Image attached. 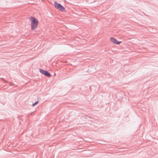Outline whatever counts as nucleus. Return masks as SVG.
<instances>
[{
    "label": "nucleus",
    "mask_w": 158,
    "mask_h": 158,
    "mask_svg": "<svg viewBox=\"0 0 158 158\" xmlns=\"http://www.w3.org/2000/svg\"><path fill=\"white\" fill-rule=\"evenodd\" d=\"M30 20L31 22V28L32 30H34L37 27L38 25V21L33 17H31L30 18Z\"/></svg>",
    "instance_id": "obj_1"
},
{
    "label": "nucleus",
    "mask_w": 158,
    "mask_h": 158,
    "mask_svg": "<svg viewBox=\"0 0 158 158\" xmlns=\"http://www.w3.org/2000/svg\"><path fill=\"white\" fill-rule=\"evenodd\" d=\"M39 102L38 101L35 102L34 103H33L32 105V106H35V105L38 103Z\"/></svg>",
    "instance_id": "obj_5"
},
{
    "label": "nucleus",
    "mask_w": 158,
    "mask_h": 158,
    "mask_svg": "<svg viewBox=\"0 0 158 158\" xmlns=\"http://www.w3.org/2000/svg\"><path fill=\"white\" fill-rule=\"evenodd\" d=\"M54 5L56 9L61 11H64L65 10V8L63 6L60 4L57 3L56 2L54 3Z\"/></svg>",
    "instance_id": "obj_2"
},
{
    "label": "nucleus",
    "mask_w": 158,
    "mask_h": 158,
    "mask_svg": "<svg viewBox=\"0 0 158 158\" xmlns=\"http://www.w3.org/2000/svg\"><path fill=\"white\" fill-rule=\"evenodd\" d=\"M110 40L112 42L116 44H119L121 43V42L118 41L116 39L113 37L110 38Z\"/></svg>",
    "instance_id": "obj_4"
},
{
    "label": "nucleus",
    "mask_w": 158,
    "mask_h": 158,
    "mask_svg": "<svg viewBox=\"0 0 158 158\" xmlns=\"http://www.w3.org/2000/svg\"><path fill=\"white\" fill-rule=\"evenodd\" d=\"M39 71L41 73L47 77H50L51 76V74L48 71L44 70L42 69H40Z\"/></svg>",
    "instance_id": "obj_3"
}]
</instances>
